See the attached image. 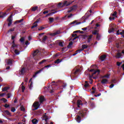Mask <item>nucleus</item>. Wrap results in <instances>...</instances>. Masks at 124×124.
<instances>
[{
  "instance_id": "7ed1b4c3",
  "label": "nucleus",
  "mask_w": 124,
  "mask_h": 124,
  "mask_svg": "<svg viewBox=\"0 0 124 124\" xmlns=\"http://www.w3.org/2000/svg\"><path fill=\"white\" fill-rule=\"evenodd\" d=\"M50 66L51 65L50 64L45 66L44 67L42 68V69H40L39 71H37L36 73H35V74L33 76V78H34V77H36V75L39 74V73H40L41 71H43L45 68H47V67H50Z\"/></svg>"
},
{
  "instance_id": "c9c22d12",
  "label": "nucleus",
  "mask_w": 124,
  "mask_h": 124,
  "mask_svg": "<svg viewBox=\"0 0 124 124\" xmlns=\"http://www.w3.org/2000/svg\"><path fill=\"white\" fill-rule=\"evenodd\" d=\"M15 53L16 55H20V51L18 49H15Z\"/></svg>"
},
{
  "instance_id": "864d4df0",
  "label": "nucleus",
  "mask_w": 124,
  "mask_h": 124,
  "mask_svg": "<svg viewBox=\"0 0 124 124\" xmlns=\"http://www.w3.org/2000/svg\"><path fill=\"white\" fill-rule=\"evenodd\" d=\"M4 107H5V108H9V107H10V105L6 104L4 106Z\"/></svg>"
},
{
  "instance_id": "412c9836",
  "label": "nucleus",
  "mask_w": 124,
  "mask_h": 124,
  "mask_svg": "<svg viewBox=\"0 0 124 124\" xmlns=\"http://www.w3.org/2000/svg\"><path fill=\"white\" fill-rule=\"evenodd\" d=\"M53 89V87L52 86H49L48 87L47 90L48 91H50H50H49V93H54V89Z\"/></svg>"
},
{
  "instance_id": "69168bd1",
  "label": "nucleus",
  "mask_w": 124,
  "mask_h": 124,
  "mask_svg": "<svg viewBox=\"0 0 124 124\" xmlns=\"http://www.w3.org/2000/svg\"><path fill=\"white\" fill-rule=\"evenodd\" d=\"M90 81H88V83H90V84H93V79H90Z\"/></svg>"
},
{
  "instance_id": "0e129e2a",
  "label": "nucleus",
  "mask_w": 124,
  "mask_h": 124,
  "mask_svg": "<svg viewBox=\"0 0 124 124\" xmlns=\"http://www.w3.org/2000/svg\"><path fill=\"white\" fill-rule=\"evenodd\" d=\"M112 16H115V17H117V12L115 11L112 14Z\"/></svg>"
},
{
  "instance_id": "e2e57ef3",
  "label": "nucleus",
  "mask_w": 124,
  "mask_h": 124,
  "mask_svg": "<svg viewBox=\"0 0 124 124\" xmlns=\"http://www.w3.org/2000/svg\"><path fill=\"white\" fill-rule=\"evenodd\" d=\"M111 83H113L114 84H116L117 83V81H116V79H112L111 80Z\"/></svg>"
},
{
  "instance_id": "bb28decb",
  "label": "nucleus",
  "mask_w": 124,
  "mask_h": 124,
  "mask_svg": "<svg viewBox=\"0 0 124 124\" xmlns=\"http://www.w3.org/2000/svg\"><path fill=\"white\" fill-rule=\"evenodd\" d=\"M62 60H60V59H58L54 61V63L59 64V63H60V62H62Z\"/></svg>"
},
{
  "instance_id": "ddd939ff",
  "label": "nucleus",
  "mask_w": 124,
  "mask_h": 124,
  "mask_svg": "<svg viewBox=\"0 0 124 124\" xmlns=\"http://www.w3.org/2000/svg\"><path fill=\"white\" fill-rule=\"evenodd\" d=\"M39 53V50L38 49H36V50H35L32 54L33 56V58L34 60H35V56L37 55V53Z\"/></svg>"
},
{
  "instance_id": "3c124183",
  "label": "nucleus",
  "mask_w": 124,
  "mask_h": 124,
  "mask_svg": "<svg viewBox=\"0 0 124 124\" xmlns=\"http://www.w3.org/2000/svg\"><path fill=\"white\" fill-rule=\"evenodd\" d=\"M44 29H45V27L41 26L39 28H38V31H42V30H44Z\"/></svg>"
},
{
  "instance_id": "bf43d9fd",
  "label": "nucleus",
  "mask_w": 124,
  "mask_h": 124,
  "mask_svg": "<svg viewBox=\"0 0 124 124\" xmlns=\"http://www.w3.org/2000/svg\"><path fill=\"white\" fill-rule=\"evenodd\" d=\"M12 44H13V45L12 46H13V47L15 46V45H16V44H15V40H13Z\"/></svg>"
},
{
  "instance_id": "72a5a7b5",
  "label": "nucleus",
  "mask_w": 124,
  "mask_h": 124,
  "mask_svg": "<svg viewBox=\"0 0 124 124\" xmlns=\"http://www.w3.org/2000/svg\"><path fill=\"white\" fill-rule=\"evenodd\" d=\"M23 21H24V19H23V18L19 20H16L15 22V24H17V23H22V22H23Z\"/></svg>"
},
{
  "instance_id": "13d9d810",
  "label": "nucleus",
  "mask_w": 124,
  "mask_h": 124,
  "mask_svg": "<svg viewBox=\"0 0 124 124\" xmlns=\"http://www.w3.org/2000/svg\"><path fill=\"white\" fill-rule=\"evenodd\" d=\"M92 33L94 35H95L96 34H97V31L95 30L93 32H92Z\"/></svg>"
},
{
  "instance_id": "9b49d317",
  "label": "nucleus",
  "mask_w": 124,
  "mask_h": 124,
  "mask_svg": "<svg viewBox=\"0 0 124 124\" xmlns=\"http://www.w3.org/2000/svg\"><path fill=\"white\" fill-rule=\"evenodd\" d=\"M122 35V37H123L124 38V30H123L122 32H120V30H118L116 32V35Z\"/></svg>"
},
{
  "instance_id": "de8ad7c7",
  "label": "nucleus",
  "mask_w": 124,
  "mask_h": 124,
  "mask_svg": "<svg viewBox=\"0 0 124 124\" xmlns=\"http://www.w3.org/2000/svg\"><path fill=\"white\" fill-rule=\"evenodd\" d=\"M50 23H53L54 22V18L50 17L49 18Z\"/></svg>"
},
{
  "instance_id": "4c0bfd02",
  "label": "nucleus",
  "mask_w": 124,
  "mask_h": 124,
  "mask_svg": "<svg viewBox=\"0 0 124 124\" xmlns=\"http://www.w3.org/2000/svg\"><path fill=\"white\" fill-rule=\"evenodd\" d=\"M58 44H59V46H60V47H63V42H59Z\"/></svg>"
},
{
  "instance_id": "dca6fc26",
  "label": "nucleus",
  "mask_w": 124,
  "mask_h": 124,
  "mask_svg": "<svg viewBox=\"0 0 124 124\" xmlns=\"http://www.w3.org/2000/svg\"><path fill=\"white\" fill-rule=\"evenodd\" d=\"M77 104L78 108H80V105H83V103H82V101L81 100H78Z\"/></svg>"
},
{
  "instance_id": "aec40b11",
  "label": "nucleus",
  "mask_w": 124,
  "mask_h": 124,
  "mask_svg": "<svg viewBox=\"0 0 124 124\" xmlns=\"http://www.w3.org/2000/svg\"><path fill=\"white\" fill-rule=\"evenodd\" d=\"M57 12H58V11H56L50 13L46 15L45 17H48V16H52V14H56V13H57Z\"/></svg>"
},
{
  "instance_id": "20e7f679",
  "label": "nucleus",
  "mask_w": 124,
  "mask_h": 124,
  "mask_svg": "<svg viewBox=\"0 0 124 124\" xmlns=\"http://www.w3.org/2000/svg\"><path fill=\"white\" fill-rule=\"evenodd\" d=\"M32 106L34 108L32 109V111H35V110H37L40 106V104H39V102H34Z\"/></svg>"
},
{
  "instance_id": "680f3d73",
  "label": "nucleus",
  "mask_w": 124,
  "mask_h": 124,
  "mask_svg": "<svg viewBox=\"0 0 124 124\" xmlns=\"http://www.w3.org/2000/svg\"><path fill=\"white\" fill-rule=\"evenodd\" d=\"M72 16H74V14H71L69 15H68L67 16L68 18H71V17H72Z\"/></svg>"
},
{
  "instance_id": "49530a36",
  "label": "nucleus",
  "mask_w": 124,
  "mask_h": 124,
  "mask_svg": "<svg viewBox=\"0 0 124 124\" xmlns=\"http://www.w3.org/2000/svg\"><path fill=\"white\" fill-rule=\"evenodd\" d=\"M20 109L21 111H23V112L25 111V108L24 107V106H21L20 108Z\"/></svg>"
},
{
  "instance_id": "5fc2aeb1",
  "label": "nucleus",
  "mask_w": 124,
  "mask_h": 124,
  "mask_svg": "<svg viewBox=\"0 0 124 124\" xmlns=\"http://www.w3.org/2000/svg\"><path fill=\"white\" fill-rule=\"evenodd\" d=\"M66 86H67L66 83H63L62 85V87L63 89H65V88L66 87Z\"/></svg>"
},
{
  "instance_id": "1a4fd4ad",
  "label": "nucleus",
  "mask_w": 124,
  "mask_h": 124,
  "mask_svg": "<svg viewBox=\"0 0 124 124\" xmlns=\"http://www.w3.org/2000/svg\"><path fill=\"white\" fill-rule=\"evenodd\" d=\"M81 47H82V48L80 49L77 50V52H78L79 53H80V52H82V51H83L84 49H87V48H88V45H83Z\"/></svg>"
},
{
  "instance_id": "f257e3e1",
  "label": "nucleus",
  "mask_w": 124,
  "mask_h": 124,
  "mask_svg": "<svg viewBox=\"0 0 124 124\" xmlns=\"http://www.w3.org/2000/svg\"><path fill=\"white\" fill-rule=\"evenodd\" d=\"M78 115L77 116V118L76 119L78 123H81V118H85V116L87 115V111L85 110H80L78 112Z\"/></svg>"
},
{
  "instance_id": "f8f14e48",
  "label": "nucleus",
  "mask_w": 124,
  "mask_h": 124,
  "mask_svg": "<svg viewBox=\"0 0 124 124\" xmlns=\"http://www.w3.org/2000/svg\"><path fill=\"white\" fill-rule=\"evenodd\" d=\"M38 22H39V20L38 19H37V20L35 21L33 24V25H34L31 26V29H34V28H36V27L38 26V25L37 24V23H38Z\"/></svg>"
},
{
  "instance_id": "9d476101",
  "label": "nucleus",
  "mask_w": 124,
  "mask_h": 124,
  "mask_svg": "<svg viewBox=\"0 0 124 124\" xmlns=\"http://www.w3.org/2000/svg\"><path fill=\"white\" fill-rule=\"evenodd\" d=\"M61 31L58 30V31H56L54 33H51L50 34V35H51V36H56V35H58L59 34H61Z\"/></svg>"
},
{
  "instance_id": "4d7b16f0",
  "label": "nucleus",
  "mask_w": 124,
  "mask_h": 124,
  "mask_svg": "<svg viewBox=\"0 0 124 124\" xmlns=\"http://www.w3.org/2000/svg\"><path fill=\"white\" fill-rule=\"evenodd\" d=\"M1 14H2V13L0 12V18H3L5 16V14H4L3 15H1Z\"/></svg>"
},
{
  "instance_id": "a18cd8bd",
  "label": "nucleus",
  "mask_w": 124,
  "mask_h": 124,
  "mask_svg": "<svg viewBox=\"0 0 124 124\" xmlns=\"http://www.w3.org/2000/svg\"><path fill=\"white\" fill-rule=\"evenodd\" d=\"M11 112H13V113H14V112H15L16 111V108H14V107H12L11 108Z\"/></svg>"
},
{
  "instance_id": "a878e982",
  "label": "nucleus",
  "mask_w": 124,
  "mask_h": 124,
  "mask_svg": "<svg viewBox=\"0 0 124 124\" xmlns=\"http://www.w3.org/2000/svg\"><path fill=\"white\" fill-rule=\"evenodd\" d=\"M18 45L17 44H16L15 46H12L11 47V49H13V50L14 51V49H15V48L16 49H18Z\"/></svg>"
},
{
  "instance_id": "473e14b6",
  "label": "nucleus",
  "mask_w": 124,
  "mask_h": 124,
  "mask_svg": "<svg viewBox=\"0 0 124 124\" xmlns=\"http://www.w3.org/2000/svg\"><path fill=\"white\" fill-rule=\"evenodd\" d=\"M4 113H6L8 116H11V113L8 111V110H4Z\"/></svg>"
},
{
  "instance_id": "e433bc0d",
  "label": "nucleus",
  "mask_w": 124,
  "mask_h": 124,
  "mask_svg": "<svg viewBox=\"0 0 124 124\" xmlns=\"http://www.w3.org/2000/svg\"><path fill=\"white\" fill-rule=\"evenodd\" d=\"M109 77H110V75L109 74H107L106 75L103 76L102 77V78H109Z\"/></svg>"
},
{
  "instance_id": "338daca9",
  "label": "nucleus",
  "mask_w": 124,
  "mask_h": 124,
  "mask_svg": "<svg viewBox=\"0 0 124 124\" xmlns=\"http://www.w3.org/2000/svg\"><path fill=\"white\" fill-rule=\"evenodd\" d=\"M11 95V93H8L7 94V98H10V96Z\"/></svg>"
},
{
  "instance_id": "774afa93",
  "label": "nucleus",
  "mask_w": 124,
  "mask_h": 124,
  "mask_svg": "<svg viewBox=\"0 0 124 124\" xmlns=\"http://www.w3.org/2000/svg\"><path fill=\"white\" fill-rule=\"evenodd\" d=\"M114 85L113 84H111L109 86V89H112L114 87Z\"/></svg>"
},
{
  "instance_id": "c03bdc74",
  "label": "nucleus",
  "mask_w": 124,
  "mask_h": 124,
  "mask_svg": "<svg viewBox=\"0 0 124 124\" xmlns=\"http://www.w3.org/2000/svg\"><path fill=\"white\" fill-rule=\"evenodd\" d=\"M15 31V28H13L8 30V32H10V31Z\"/></svg>"
},
{
  "instance_id": "6ab92c4d",
  "label": "nucleus",
  "mask_w": 124,
  "mask_h": 124,
  "mask_svg": "<svg viewBox=\"0 0 124 124\" xmlns=\"http://www.w3.org/2000/svg\"><path fill=\"white\" fill-rule=\"evenodd\" d=\"M122 56L123 55L122 54V53L119 52L116 54L115 57L116 58V59H121Z\"/></svg>"
},
{
  "instance_id": "c756f323",
  "label": "nucleus",
  "mask_w": 124,
  "mask_h": 124,
  "mask_svg": "<svg viewBox=\"0 0 124 124\" xmlns=\"http://www.w3.org/2000/svg\"><path fill=\"white\" fill-rule=\"evenodd\" d=\"M115 31V29L113 28L108 29L109 33H111V32H114Z\"/></svg>"
},
{
  "instance_id": "052dcab7",
  "label": "nucleus",
  "mask_w": 124,
  "mask_h": 124,
  "mask_svg": "<svg viewBox=\"0 0 124 124\" xmlns=\"http://www.w3.org/2000/svg\"><path fill=\"white\" fill-rule=\"evenodd\" d=\"M100 38V36L99 35H98V34H97V36H96V39L97 40H99Z\"/></svg>"
},
{
  "instance_id": "f704fd0d",
  "label": "nucleus",
  "mask_w": 124,
  "mask_h": 124,
  "mask_svg": "<svg viewBox=\"0 0 124 124\" xmlns=\"http://www.w3.org/2000/svg\"><path fill=\"white\" fill-rule=\"evenodd\" d=\"M73 45V42H72V41L70 42L69 45L67 46L68 48H71V46H72Z\"/></svg>"
},
{
  "instance_id": "423d86ee",
  "label": "nucleus",
  "mask_w": 124,
  "mask_h": 124,
  "mask_svg": "<svg viewBox=\"0 0 124 124\" xmlns=\"http://www.w3.org/2000/svg\"><path fill=\"white\" fill-rule=\"evenodd\" d=\"M77 9V5H73L72 7H70L68 10V13H70V12H72V11H74V10H76Z\"/></svg>"
},
{
  "instance_id": "f3484780",
  "label": "nucleus",
  "mask_w": 124,
  "mask_h": 124,
  "mask_svg": "<svg viewBox=\"0 0 124 124\" xmlns=\"http://www.w3.org/2000/svg\"><path fill=\"white\" fill-rule=\"evenodd\" d=\"M108 83V80L107 79H103L101 81V83L102 85H104V84H107Z\"/></svg>"
},
{
  "instance_id": "393cba45",
  "label": "nucleus",
  "mask_w": 124,
  "mask_h": 124,
  "mask_svg": "<svg viewBox=\"0 0 124 124\" xmlns=\"http://www.w3.org/2000/svg\"><path fill=\"white\" fill-rule=\"evenodd\" d=\"M44 120L45 121L46 123H48V120H49V117L47 115L44 116Z\"/></svg>"
},
{
  "instance_id": "4468645a",
  "label": "nucleus",
  "mask_w": 124,
  "mask_h": 124,
  "mask_svg": "<svg viewBox=\"0 0 124 124\" xmlns=\"http://www.w3.org/2000/svg\"><path fill=\"white\" fill-rule=\"evenodd\" d=\"M80 72H81V70L80 69H78L74 73L72 72V73H73L74 75L77 76Z\"/></svg>"
},
{
  "instance_id": "cd10ccee",
  "label": "nucleus",
  "mask_w": 124,
  "mask_h": 124,
  "mask_svg": "<svg viewBox=\"0 0 124 124\" xmlns=\"http://www.w3.org/2000/svg\"><path fill=\"white\" fill-rule=\"evenodd\" d=\"M93 73L92 74L93 75H94V74H96L97 72L98 73V74H99V73L100 72V70H97L95 71V70H94V71H93Z\"/></svg>"
},
{
  "instance_id": "f03ea898",
  "label": "nucleus",
  "mask_w": 124,
  "mask_h": 124,
  "mask_svg": "<svg viewBox=\"0 0 124 124\" xmlns=\"http://www.w3.org/2000/svg\"><path fill=\"white\" fill-rule=\"evenodd\" d=\"M83 39H87V43H90L91 41H92V38L93 37V35H83Z\"/></svg>"
},
{
  "instance_id": "79ce46f5",
  "label": "nucleus",
  "mask_w": 124,
  "mask_h": 124,
  "mask_svg": "<svg viewBox=\"0 0 124 124\" xmlns=\"http://www.w3.org/2000/svg\"><path fill=\"white\" fill-rule=\"evenodd\" d=\"M46 60L44 59L41 62H39V64H43V63H44V62H46Z\"/></svg>"
},
{
  "instance_id": "37998d69",
  "label": "nucleus",
  "mask_w": 124,
  "mask_h": 124,
  "mask_svg": "<svg viewBox=\"0 0 124 124\" xmlns=\"http://www.w3.org/2000/svg\"><path fill=\"white\" fill-rule=\"evenodd\" d=\"M20 41L21 43H24V42H25V38H24V37H21L20 39Z\"/></svg>"
},
{
  "instance_id": "603ef678",
  "label": "nucleus",
  "mask_w": 124,
  "mask_h": 124,
  "mask_svg": "<svg viewBox=\"0 0 124 124\" xmlns=\"http://www.w3.org/2000/svg\"><path fill=\"white\" fill-rule=\"evenodd\" d=\"M12 8H13V6H11L8 9H7V12H9L10 10H11V9H12Z\"/></svg>"
},
{
  "instance_id": "ea45409f",
  "label": "nucleus",
  "mask_w": 124,
  "mask_h": 124,
  "mask_svg": "<svg viewBox=\"0 0 124 124\" xmlns=\"http://www.w3.org/2000/svg\"><path fill=\"white\" fill-rule=\"evenodd\" d=\"M7 64L8 65H9L10 64H12V61H11V60H10V59L8 60V61L7 62Z\"/></svg>"
},
{
  "instance_id": "2eb2a0df",
  "label": "nucleus",
  "mask_w": 124,
  "mask_h": 124,
  "mask_svg": "<svg viewBox=\"0 0 124 124\" xmlns=\"http://www.w3.org/2000/svg\"><path fill=\"white\" fill-rule=\"evenodd\" d=\"M105 59H106V55L105 54L101 55L99 58V59L101 62H104V61H105Z\"/></svg>"
},
{
  "instance_id": "0eeeda50",
  "label": "nucleus",
  "mask_w": 124,
  "mask_h": 124,
  "mask_svg": "<svg viewBox=\"0 0 124 124\" xmlns=\"http://www.w3.org/2000/svg\"><path fill=\"white\" fill-rule=\"evenodd\" d=\"M12 16L13 15L12 14L7 19V21L9 22V23H8V27H10L12 24Z\"/></svg>"
},
{
  "instance_id": "39448f33",
  "label": "nucleus",
  "mask_w": 124,
  "mask_h": 124,
  "mask_svg": "<svg viewBox=\"0 0 124 124\" xmlns=\"http://www.w3.org/2000/svg\"><path fill=\"white\" fill-rule=\"evenodd\" d=\"M91 13H92V10H90L89 12H87V13L85 14V16L82 17V19L84 21L85 20H87L90 17V16H91Z\"/></svg>"
},
{
  "instance_id": "09e8293b",
  "label": "nucleus",
  "mask_w": 124,
  "mask_h": 124,
  "mask_svg": "<svg viewBox=\"0 0 124 124\" xmlns=\"http://www.w3.org/2000/svg\"><path fill=\"white\" fill-rule=\"evenodd\" d=\"M21 89L22 90V93H24V92H25V90H26V87H25V86L22 85V86L21 87Z\"/></svg>"
},
{
  "instance_id": "8fccbe9b",
  "label": "nucleus",
  "mask_w": 124,
  "mask_h": 124,
  "mask_svg": "<svg viewBox=\"0 0 124 124\" xmlns=\"http://www.w3.org/2000/svg\"><path fill=\"white\" fill-rule=\"evenodd\" d=\"M30 90H31L32 89V82H31L30 85L29 86Z\"/></svg>"
},
{
  "instance_id": "7c9ffc66",
  "label": "nucleus",
  "mask_w": 124,
  "mask_h": 124,
  "mask_svg": "<svg viewBox=\"0 0 124 124\" xmlns=\"http://www.w3.org/2000/svg\"><path fill=\"white\" fill-rule=\"evenodd\" d=\"M32 123L33 124H36L37 123H38V120L36 119H34L32 120Z\"/></svg>"
},
{
  "instance_id": "2f4dec72",
  "label": "nucleus",
  "mask_w": 124,
  "mask_h": 124,
  "mask_svg": "<svg viewBox=\"0 0 124 124\" xmlns=\"http://www.w3.org/2000/svg\"><path fill=\"white\" fill-rule=\"evenodd\" d=\"M9 90V87H4L2 89V92H6V91Z\"/></svg>"
},
{
  "instance_id": "58836bf2",
  "label": "nucleus",
  "mask_w": 124,
  "mask_h": 124,
  "mask_svg": "<svg viewBox=\"0 0 124 124\" xmlns=\"http://www.w3.org/2000/svg\"><path fill=\"white\" fill-rule=\"evenodd\" d=\"M46 40H47V36H44L42 40V42H45Z\"/></svg>"
},
{
  "instance_id": "c85d7f7f",
  "label": "nucleus",
  "mask_w": 124,
  "mask_h": 124,
  "mask_svg": "<svg viewBox=\"0 0 124 124\" xmlns=\"http://www.w3.org/2000/svg\"><path fill=\"white\" fill-rule=\"evenodd\" d=\"M38 9V7L35 6V7H32V8L31 9V11L34 12V11H36V10Z\"/></svg>"
},
{
  "instance_id": "b1692460",
  "label": "nucleus",
  "mask_w": 124,
  "mask_h": 124,
  "mask_svg": "<svg viewBox=\"0 0 124 124\" xmlns=\"http://www.w3.org/2000/svg\"><path fill=\"white\" fill-rule=\"evenodd\" d=\"M76 24V25H80V24H81V22H77L76 21V20H75V21H74L72 22H71V23H70V25H73V24Z\"/></svg>"
},
{
  "instance_id": "5701e85b",
  "label": "nucleus",
  "mask_w": 124,
  "mask_h": 124,
  "mask_svg": "<svg viewBox=\"0 0 124 124\" xmlns=\"http://www.w3.org/2000/svg\"><path fill=\"white\" fill-rule=\"evenodd\" d=\"M122 44V42H120V43H116V47L118 48H122V46H121V45Z\"/></svg>"
},
{
  "instance_id": "6e6d98bb",
  "label": "nucleus",
  "mask_w": 124,
  "mask_h": 124,
  "mask_svg": "<svg viewBox=\"0 0 124 124\" xmlns=\"http://www.w3.org/2000/svg\"><path fill=\"white\" fill-rule=\"evenodd\" d=\"M122 63H123V62H117V65L118 66H120V65H121V64H122Z\"/></svg>"
},
{
  "instance_id": "4be33fe9",
  "label": "nucleus",
  "mask_w": 124,
  "mask_h": 124,
  "mask_svg": "<svg viewBox=\"0 0 124 124\" xmlns=\"http://www.w3.org/2000/svg\"><path fill=\"white\" fill-rule=\"evenodd\" d=\"M25 67L21 68V69L20 70V73L21 75H24V74H25Z\"/></svg>"
},
{
  "instance_id": "a211bd4d",
  "label": "nucleus",
  "mask_w": 124,
  "mask_h": 124,
  "mask_svg": "<svg viewBox=\"0 0 124 124\" xmlns=\"http://www.w3.org/2000/svg\"><path fill=\"white\" fill-rule=\"evenodd\" d=\"M44 100H45V98H44V96H40L39 98V102L40 103H42Z\"/></svg>"
},
{
  "instance_id": "a19ab883",
  "label": "nucleus",
  "mask_w": 124,
  "mask_h": 124,
  "mask_svg": "<svg viewBox=\"0 0 124 124\" xmlns=\"http://www.w3.org/2000/svg\"><path fill=\"white\" fill-rule=\"evenodd\" d=\"M1 100L4 102V103H6L7 102V99L2 98L1 99Z\"/></svg>"
},
{
  "instance_id": "6e6552de",
  "label": "nucleus",
  "mask_w": 124,
  "mask_h": 124,
  "mask_svg": "<svg viewBox=\"0 0 124 124\" xmlns=\"http://www.w3.org/2000/svg\"><path fill=\"white\" fill-rule=\"evenodd\" d=\"M91 86L89 84V81H85L84 85V89L85 90V91H87V89H89Z\"/></svg>"
}]
</instances>
